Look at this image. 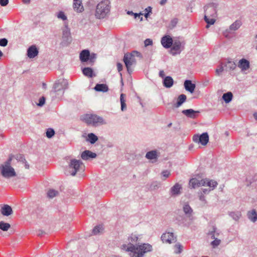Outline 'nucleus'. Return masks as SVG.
Wrapping results in <instances>:
<instances>
[{"label": "nucleus", "instance_id": "4468645a", "mask_svg": "<svg viewBox=\"0 0 257 257\" xmlns=\"http://www.w3.org/2000/svg\"><path fill=\"white\" fill-rule=\"evenodd\" d=\"M161 239L163 242L171 243L176 241V238L173 233L167 232L163 233L161 236Z\"/></svg>", "mask_w": 257, "mask_h": 257}, {"label": "nucleus", "instance_id": "f03ea898", "mask_svg": "<svg viewBox=\"0 0 257 257\" xmlns=\"http://www.w3.org/2000/svg\"><path fill=\"white\" fill-rule=\"evenodd\" d=\"M152 250V246L149 243H143L138 245H132L126 248L127 251L134 253L133 257H144V254Z\"/></svg>", "mask_w": 257, "mask_h": 257}, {"label": "nucleus", "instance_id": "603ef678", "mask_svg": "<svg viewBox=\"0 0 257 257\" xmlns=\"http://www.w3.org/2000/svg\"><path fill=\"white\" fill-rule=\"evenodd\" d=\"M8 43V40L6 38L0 39V46L2 47H6Z\"/></svg>", "mask_w": 257, "mask_h": 257}, {"label": "nucleus", "instance_id": "f8f14e48", "mask_svg": "<svg viewBox=\"0 0 257 257\" xmlns=\"http://www.w3.org/2000/svg\"><path fill=\"white\" fill-rule=\"evenodd\" d=\"M171 46L170 53L174 56L180 54L183 49V46H182L181 43L179 40L174 41Z\"/></svg>", "mask_w": 257, "mask_h": 257}, {"label": "nucleus", "instance_id": "680f3d73", "mask_svg": "<svg viewBox=\"0 0 257 257\" xmlns=\"http://www.w3.org/2000/svg\"><path fill=\"white\" fill-rule=\"evenodd\" d=\"M145 13L151 14L152 11V8L150 6L148 7L147 8L145 9Z\"/></svg>", "mask_w": 257, "mask_h": 257}, {"label": "nucleus", "instance_id": "4be33fe9", "mask_svg": "<svg viewBox=\"0 0 257 257\" xmlns=\"http://www.w3.org/2000/svg\"><path fill=\"white\" fill-rule=\"evenodd\" d=\"M237 66L241 69L242 71H244L248 69L250 67V63L249 61L242 58L239 61Z\"/></svg>", "mask_w": 257, "mask_h": 257}, {"label": "nucleus", "instance_id": "37998d69", "mask_svg": "<svg viewBox=\"0 0 257 257\" xmlns=\"http://www.w3.org/2000/svg\"><path fill=\"white\" fill-rule=\"evenodd\" d=\"M178 22V19L174 18L173 19H172L169 25L168 26V28L171 30L173 29L176 26Z\"/></svg>", "mask_w": 257, "mask_h": 257}, {"label": "nucleus", "instance_id": "c85d7f7f", "mask_svg": "<svg viewBox=\"0 0 257 257\" xmlns=\"http://www.w3.org/2000/svg\"><path fill=\"white\" fill-rule=\"evenodd\" d=\"M94 89L96 91L106 92L108 90V87L105 84H97L95 86Z\"/></svg>", "mask_w": 257, "mask_h": 257}, {"label": "nucleus", "instance_id": "58836bf2", "mask_svg": "<svg viewBox=\"0 0 257 257\" xmlns=\"http://www.w3.org/2000/svg\"><path fill=\"white\" fill-rule=\"evenodd\" d=\"M11 227V225L9 223L5 222L4 221H0V229L3 231H6L9 230Z\"/></svg>", "mask_w": 257, "mask_h": 257}, {"label": "nucleus", "instance_id": "393cba45", "mask_svg": "<svg viewBox=\"0 0 257 257\" xmlns=\"http://www.w3.org/2000/svg\"><path fill=\"white\" fill-rule=\"evenodd\" d=\"M1 213L6 216H8L13 213L12 208L9 205H4L1 209Z\"/></svg>", "mask_w": 257, "mask_h": 257}, {"label": "nucleus", "instance_id": "a19ab883", "mask_svg": "<svg viewBox=\"0 0 257 257\" xmlns=\"http://www.w3.org/2000/svg\"><path fill=\"white\" fill-rule=\"evenodd\" d=\"M58 194V192L54 189H50L47 192V196L50 198H53Z\"/></svg>", "mask_w": 257, "mask_h": 257}, {"label": "nucleus", "instance_id": "5fc2aeb1", "mask_svg": "<svg viewBox=\"0 0 257 257\" xmlns=\"http://www.w3.org/2000/svg\"><path fill=\"white\" fill-rule=\"evenodd\" d=\"M145 46L146 47L153 45V41L150 39H147L144 41Z\"/></svg>", "mask_w": 257, "mask_h": 257}, {"label": "nucleus", "instance_id": "e2e57ef3", "mask_svg": "<svg viewBox=\"0 0 257 257\" xmlns=\"http://www.w3.org/2000/svg\"><path fill=\"white\" fill-rule=\"evenodd\" d=\"M177 220L180 222V224H183L184 226L188 225L187 223H185L184 221V218H181V219H180L179 218H177Z\"/></svg>", "mask_w": 257, "mask_h": 257}, {"label": "nucleus", "instance_id": "a18cd8bd", "mask_svg": "<svg viewBox=\"0 0 257 257\" xmlns=\"http://www.w3.org/2000/svg\"><path fill=\"white\" fill-rule=\"evenodd\" d=\"M221 243V240L215 238L211 242L210 244L213 248L217 247Z\"/></svg>", "mask_w": 257, "mask_h": 257}, {"label": "nucleus", "instance_id": "473e14b6", "mask_svg": "<svg viewBox=\"0 0 257 257\" xmlns=\"http://www.w3.org/2000/svg\"><path fill=\"white\" fill-rule=\"evenodd\" d=\"M189 185L192 188H195L196 187L202 186L201 184V180H199L196 178H192L190 180Z\"/></svg>", "mask_w": 257, "mask_h": 257}, {"label": "nucleus", "instance_id": "09e8293b", "mask_svg": "<svg viewBox=\"0 0 257 257\" xmlns=\"http://www.w3.org/2000/svg\"><path fill=\"white\" fill-rule=\"evenodd\" d=\"M224 67H225L224 66V63L223 62H221L220 63V65L219 67L216 69L215 72H216V74L218 75H219L220 74L221 72H222L223 71V70H224Z\"/></svg>", "mask_w": 257, "mask_h": 257}, {"label": "nucleus", "instance_id": "f704fd0d", "mask_svg": "<svg viewBox=\"0 0 257 257\" xmlns=\"http://www.w3.org/2000/svg\"><path fill=\"white\" fill-rule=\"evenodd\" d=\"M208 234L210 236L212 239H215L219 235V232L217 230L216 227L213 226L212 230L209 231Z\"/></svg>", "mask_w": 257, "mask_h": 257}, {"label": "nucleus", "instance_id": "13d9d810", "mask_svg": "<svg viewBox=\"0 0 257 257\" xmlns=\"http://www.w3.org/2000/svg\"><path fill=\"white\" fill-rule=\"evenodd\" d=\"M159 187V186L157 184V183H153L150 186V189L151 190H155L158 189Z\"/></svg>", "mask_w": 257, "mask_h": 257}, {"label": "nucleus", "instance_id": "de8ad7c7", "mask_svg": "<svg viewBox=\"0 0 257 257\" xmlns=\"http://www.w3.org/2000/svg\"><path fill=\"white\" fill-rule=\"evenodd\" d=\"M182 245L180 243H177L175 245V248L176 250H175V252L177 254L180 253L182 251Z\"/></svg>", "mask_w": 257, "mask_h": 257}, {"label": "nucleus", "instance_id": "5701e85b", "mask_svg": "<svg viewBox=\"0 0 257 257\" xmlns=\"http://www.w3.org/2000/svg\"><path fill=\"white\" fill-rule=\"evenodd\" d=\"M184 87L186 90L189 92L191 93L194 92L196 85L192 82L190 80H186L184 83Z\"/></svg>", "mask_w": 257, "mask_h": 257}, {"label": "nucleus", "instance_id": "72a5a7b5", "mask_svg": "<svg viewBox=\"0 0 257 257\" xmlns=\"http://www.w3.org/2000/svg\"><path fill=\"white\" fill-rule=\"evenodd\" d=\"M222 97L225 102L228 103L232 100L233 95L231 92H228L224 93Z\"/></svg>", "mask_w": 257, "mask_h": 257}, {"label": "nucleus", "instance_id": "6ab92c4d", "mask_svg": "<svg viewBox=\"0 0 257 257\" xmlns=\"http://www.w3.org/2000/svg\"><path fill=\"white\" fill-rule=\"evenodd\" d=\"M138 239V237L136 235L132 234L130 237L128 238V244H124L122 245V248L126 251V248L130 247L132 245H138V244L136 243Z\"/></svg>", "mask_w": 257, "mask_h": 257}, {"label": "nucleus", "instance_id": "c756f323", "mask_svg": "<svg viewBox=\"0 0 257 257\" xmlns=\"http://www.w3.org/2000/svg\"><path fill=\"white\" fill-rule=\"evenodd\" d=\"M145 157L148 160L157 159L158 157V152L156 150L148 152Z\"/></svg>", "mask_w": 257, "mask_h": 257}, {"label": "nucleus", "instance_id": "338daca9", "mask_svg": "<svg viewBox=\"0 0 257 257\" xmlns=\"http://www.w3.org/2000/svg\"><path fill=\"white\" fill-rule=\"evenodd\" d=\"M23 163L25 164V167L26 169H28L29 168V165L28 164L26 160H25V161L23 162Z\"/></svg>", "mask_w": 257, "mask_h": 257}, {"label": "nucleus", "instance_id": "ddd939ff", "mask_svg": "<svg viewBox=\"0 0 257 257\" xmlns=\"http://www.w3.org/2000/svg\"><path fill=\"white\" fill-rule=\"evenodd\" d=\"M200 112V111L194 110L193 109H184L182 111V113L187 117L192 119H194L197 117Z\"/></svg>", "mask_w": 257, "mask_h": 257}, {"label": "nucleus", "instance_id": "c9c22d12", "mask_svg": "<svg viewBox=\"0 0 257 257\" xmlns=\"http://www.w3.org/2000/svg\"><path fill=\"white\" fill-rule=\"evenodd\" d=\"M125 94L121 93L120 96V101L121 104V110L124 111L126 109V105L125 104V100L124 99Z\"/></svg>", "mask_w": 257, "mask_h": 257}, {"label": "nucleus", "instance_id": "20e7f679", "mask_svg": "<svg viewBox=\"0 0 257 257\" xmlns=\"http://www.w3.org/2000/svg\"><path fill=\"white\" fill-rule=\"evenodd\" d=\"M82 119L88 125L94 127L107 123L102 117L94 114H85L83 115Z\"/></svg>", "mask_w": 257, "mask_h": 257}, {"label": "nucleus", "instance_id": "bb28decb", "mask_svg": "<svg viewBox=\"0 0 257 257\" xmlns=\"http://www.w3.org/2000/svg\"><path fill=\"white\" fill-rule=\"evenodd\" d=\"M173 84L174 80L171 76H166L163 80V84L166 88H171L173 85Z\"/></svg>", "mask_w": 257, "mask_h": 257}, {"label": "nucleus", "instance_id": "0e129e2a", "mask_svg": "<svg viewBox=\"0 0 257 257\" xmlns=\"http://www.w3.org/2000/svg\"><path fill=\"white\" fill-rule=\"evenodd\" d=\"M159 76L162 77V78H164V77H165V73L164 72L163 70H161L160 72H159Z\"/></svg>", "mask_w": 257, "mask_h": 257}, {"label": "nucleus", "instance_id": "4c0bfd02", "mask_svg": "<svg viewBox=\"0 0 257 257\" xmlns=\"http://www.w3.org/2000/svg\"><path fill=\"white\" fill-rule=\"evenodd\" d=\"M241 22L239 21H236L232 24L229 27V30L231 31L237 30L241 26Z\"/></svg>", "mask_w": 257, "mask_h": 257}, {"label": "nucleus", "instance_id": "79ce46f5", "mask_svg": "<svg viewBox=\"0 0 257 257\" xmlns=\"http://www.w3.org/2000/svg\"><path fill=\"white\" fill-rule=\"evenodd\" d=\"M103 230V227L101 225L96 226L92 230V233L94 235H97L99 233L101 232Z\"/></svg>", "mask_w": 257, "mask_h": 257}, {"label": "nucleus", "instance_id": "b1692460", "mask_svg": "<svg viewBox=\"0 0 257 257\" xmlns=\"http://www.w3.org/2000/svg\"><path fill=\"white\" fill-rule=\"evenodd\" d=\"M85 140L91 145H94L98 140V137L95 134L90 133L86 136Z\"/></svg>", "mask_w": 257, "mask_h": 257}, {"label": "nucleus", "instance_id": "423d86ee", "mask_svg": "<svg viewBox=\"0 0 257 257\" xmlns=\"http://www.w3.org/2000/svg\"><path fill=\"white\" fill-rule=\"evenodd\" d=\"M68 85V82L66 79H59L56 81L53 86V92L55 93L56 97L61 98Z\"/></svg>", "mask_w": 257, "mask_h": 257}, {"label": "nucleus", "instance_id": "ea45409f", "mask_svg": "<svg viewBox=\"0 0 257 257\" xmlns=\"http://www.w3.org/2000/svg\"><path fill=\"white\" fill-rule=\"evenodd\" d=\"M229 216L235 221L238 220L241 217V214L240 212H231L229 213Z\"/></svg>", "mask_w": 257, "mask_h": 257}, {"label": "nucleus", "instance_id": "774afa93", "mask_svg": "<svg viewBox=\"0 0 257 257\" xmlns=\"http://www.w3.org/2000/svg\"><path fill=\"white\" fill-rule=\"evenodd\" d=\"M167 0H161L160 2V4L162 6L165 5L166 2H167Z\"/></svg>", "mask_w": 257, "mask_h": 257}, {"label": "nucleus", "instance_id": "f3484780", "mask_svg": "<svg viewBox=\"0 0 257 257\" xmlns=\"http://www.w3.org/2000/svg\"><path fill=\"white\" fill-rule=\"evenodd\" d=\"M97 155L89 150H85L81 153V159L83 160H90L95 158Z\"/></svg>", "mask_w": 257, "mask_h": 257}, {"label": "nucleus", "instance_id": "8fccbe9b", "mask_svg": "<svg viewBox=\"0 0 257 257\" xmlns=\"http://www.w3.org/2000/svg\"><path fill=\"white\" fill-rule=\"evenodd\" d=\"M15 159L17 161H18L19 162H22L23 163L26 160L24 156L23 155H21V154L16 155L15 156Z\"/></svg>", "mask_w": 257, "mask_h": 257}, {"label": "nucleus", "instance_id": "bf43d9fd", "mask_svg": "<svg viewBox=\"0 0 257 257\" xmlns=\"http://www.w3.org/2000/svg\"><path fill=\"white\" fill-rule=\"evenodd\" d=\"M9 4V0H0V5L2 7H5Z\"/></svg>", "mask_w": 257, "mask_h": 257}, {"label": "nucleus", "instance_id": "a878e982", "mask_svg": "<svg viewBox=\"0 0 257 257\" xmlns=\"http://www.w3.org/2000/svg\"><path fill=\"white\" fill-rule=\"evenodd\" d=\"M82 73L88 78H92L96 76L93 69L90 67H85L81 70Z\"/></svg>", "mask_w": 257, "mask_h": 257}, {"label": "nucleus", "instance_id": "412c9836", "mask_svg": "<svg viewBox=\"0 0 257 257\" xmlns=\"http://www.w3.org/2000/svg\"><path fill=\"white\" fill-rule=\"evenodd\" d=\"M181 185L179 183H176L172 187L170 190V194L171 196H176L181 194Z\"/></svg>", "mask_w": 257, "mask_h": 257}, {"label": "nucleus", "instance_id": "052dcab7", "mask_svg": "<svg viewBox=\"0 0 257 257\" xmlns=\"http://www.w3.org/2000/svg\"><path fill=\"white\" fill-rule=\"evenodd\" d=\"M117 68L118 72H120L122 70V65L120 63H117Z\"/></svg>", "mask_w": 257, "mask_h": 257}, {"label": "nucleus", "instance_id": "7c9ffc66", "mask_svg": "<svg viewBox=\"0 0 257 257\" xmlns=\"http://www.w3.org/2000/svg\"><path fill=\"white\" fill-rule=\"evenodd\" d=\"M186 96L182 94L178 97L177 101L176 103L175 104V107H180L185 101L186 100Z\"/></svg>", "mask_w": 257, "mask_h": 257}, {"label": "nucleus", "instance_id": "7ed1b4c3", "mask_svg": "<svg viewBox=\"0 0 257 257\" xmlns=\"http://www.w3.org/2000/svg\"><path fill=\"white\" fill-rule=\"evenodd\" d=\"M110 9V3L108 0H102L96 6L95 16L97 19L105 18L109 14Z\"/></svg>", "mask_w": 257, "mask_h": 257}, {"label": "nucleus", "instance_id": "39448f33", "mask_svg": "<svg viewBox=\"0 0 257 257\" xmlns=\"http://www.w3.org/2000/svg\"><path fill=\"white\" fill-rule=\"evenodd\" d=\"M136 56L141 57L142 55L137 51H134L131 53H125L124 55L123 61L129 74L133 72V70L131 68V66L136 64V59L135 58Z\"/></svg>", "mask_w": 257, "mask_h": 257}, {"label": "nucleus", "instance_id": "f257e3e1", "mask_svg": "<svg viewBox=\"0 0 257 257\" xmlns=\"http://www.w3.org/2000/svg\"><path fill=\"white\" fill-rule=\"evenodd\" d=\"M218 4L211 3L204 7V20L207 24L206 27L208 28L209 25H213L215 22V18L217 16V10Z\"/></svg>", "mask_w": 257, "mask_h": 257}, {"label": "nucleus", "instance_id": "a211bd4d", "mask_svg": "<svg viewBox=\"0 0 257 257\" xmlns=\"http://www.w3.org/2000/svg\"><path fill=\"white\" fill-rule=\"evenodd\" d=\"M173 40L171 36L166 35L161 39V44L165 48H169L173 44Z\"/></svg>", "mask_w": 257, "mask_h": 257}, {"label": "nucleus", "instance_id": "69168bd1", "mask_svg": "<svg viewBox=\"0 0 257 257\" xmlns=\"http://www.w3.org/2000/svg\"><path fill=\"white\" fill-rule=\"evenodd\" d=\"M199 199L200 200H201V201H203V202H205V196L203 195V194H201L200 196H199Z\"/></svg>", "mask_w": 257, "mask_h": 257}, {"label": "nucleus", "instance_id": "2f4dec72", "mask_svg": "<svg viewBox=\"0 0 257 257\" xmlns=\"http://www.w3.org/2000/svg\"><path fill=\"white\" fill-rule=\"evenodd\" d=\"M247 217L250 221L254 222L257 220V213L254 209L249 211L247 212Z\"/></svg>", "mask_w": 257, "mask_h": 257}, {"label": "nucleus", "instance_id": "dca6fc26", "mask_svg": "<svg viewBox=\"0 0 257 257\" xmlns=\"http://www.w3.org/2000/svg\"><path fill=\"white\" fill-rule=\"evenodd\" d=\"M201 184L202 186H207L209 187L211 190H213L217 185L218 183L216 181L209 180L205 178L201 180Z\"/></svg>", "mask_w": 257, "mask_h": 257}, {"label": "nucleus", "instance_id": "6e6552de", "mask_svg": "<svg viewBox=\"0 0 257 257\" xmlns=\"http://www.w3.org/2000/svg\"><path fill=\"white\" fill-rule=\"evenodd\" d=\"M70 30L68 25L65 23L64 28L62 29V41L61 45L63 46H68L71 42Z\"/></svg>", "mask_w": 257, "mask_h": 257}, {"label": "nucleus", "instance_id": "4d7b16f0", "mask_svg": "<svg viewBox=\"0 0 257 257\" xmlns=\"http://www.w3.org/2000/svg\"><path fill=\"white\" fill-rule=\"evenodd\" d=\"M162 174L163 175V176L164 177H165V178H168L170 176V171H169L168 170H165L162 172Z\"/></svg>", "mask_w": 257, "mask_h": 257}, {"label": "nucleus", "instance_id": "1a4fd4ad", "mask_svg": "<svg viewBox=\"0 0 257 257\" xmlns=\"http://www.w3.org/2000/svg\"><path fill=\"white\" fill-rule=\"evenodd\" d=\"M96 58L95 53H90L88 49L81 50V63L89 62L90 63H93Z\"/></svg>", "mask_w": 257, "mask_h": 257}, {"label": "nucleus", "instance_id": "49530a36", "mask_svg": "<svg viewBox=\"0 0 257 257\" xmlns=\"http://www.w3.org/2000/svg\"><path fill=\"white\" fill-rule=\"evenodd\" d=\"M57 17L58 19H61L63 21H66L67 20V17L63 11H59L57 14Z\"/></svg>", "mask_w": 257, "mask_h": 257}, {"label": "nucleus", "instance_id": "c03bdc74", "mask_svg": "<svg viewBox=\"0 0 257 257\" xmlns=\"http://www.w3.org/2000/svg\"><path fill=\"white\" fill-rule=\"evenodd\" d=\"M46 134V137L50 139V138H52L54 136V135H55V131L52 128H48L47 130Z\"/></svg>", "mask_w": 257, "mask_h": 257}, {"label": "nucleus", "instance_id": "aec40b11", "mask_svg": "<svg viewBox=\"0 0 257 257\" xmlns=\"http://www.w3.org/2000/svg\"><path fill=\"white\" fill-rule=\"evenodd\" d=\"M223 63L226 71L233 70L236 67V63L231 59L228 58Z\"/></svg>", "mask_w": 257, "mask_h": 257}, {"label": "nucleus", "instance_id": "e433bc0d", "mask_svg": "<svg viewBox=\"0 0 257 257\" xmlns=\"http://www.w3.org/2000/svg\"><path fill=\"white\" fill-rule=\"evenodd\" d=\"M80 0H73V9L75 12L80 13Z\"/></svg>", "mask_w": 257, "mask_h": 257}, {"label": "nucleus", "instance_id": "9b49d317", "mask_svg": "<svg viewBox=\"0 0 257 257\" xmlns=\"http://www.w3.org/2000/svg\"><path fill=\"white\" fill-rule=\"evenodd\" d=\"M0 169L2 175L5 178L12 177L16 175L15 170L11 166H1Z\"/></svg>", "mask_w": 257, "mask_h": 257}, {"label": "nucleus", "instance_id": "cd10ccee", "mask_svg": "<svg viewBox=\"0 0 257 257\" xmlns=\"http://www.w3.org/2000/svg\"><path fill=\"white\" fill-rule=\"evenodd\" d=\"M183 210L187 217L189 218L192 217L193 211L188 203H185L183 205Z\"/></svg>", "mask_w": 257, "mask_h": 257}, {"label": "nucleus", "instance_id": "0eeeda50", "mask_svg": "<svg viewBox=\"0 0 257 257\" xmlns=\"http://www.w3.org/2000/svg\"><path fill=\"white\" fill-rule=\"evenodd\" d=\"M80 166V160L73 159L71 160L69 165L67 166L64 170V173L66 176H75L77 170Z\"/></svg>", "mask_w": 257, "mask_h": 257}, {"label": "nucleus", "instance_id": "9d476101", "mask_svg": "<svg viewBox=\"0 0 257 257\" xmlns=\"http://www.w3.org/2000/svg\"><path fill=\"white\" fill-rule=\"evenodd\" d=\"M193 141L203 146L207 145L209 141V136L207 133H203L201 135H195L193 137Z\"/></svg>", "mask_w": 257, "mask_h": 257}, {"label": "nucleus", "instance_id": "2eb2a0df", "mask_svg": "<svg viewBox=\"0 0 257 257\" xmlns=\"http://www.w3.org/2000/svg\"><path fill=\"white\" fill-rule=\"evenodd\" d=\"M39 54V50L36 46L33 45L30 46L27 51V55L29 58H34L36 57Z\"/></svg>", "mask_w": 257, "mask_h": 257}, {"label": "nucleus", "instance_id": "6e6d98bb", "mask_svg": "<svg viewBox=\"0 0 257 257\" xmlns=\"http://www.w3.org/2000/svg\"><path fill=\"white\" fill-rule=\"evenodd\" d=\"M143 14L141 13H134V18L135 19H137V18H139L140 19V21H142L143 19V17H142V16L143 15Z\"/></svg>", "mask_w": 257, "mask_h": 257}, {"label": "nucleus", "instance_id": "3c124183", "mask_svg": "<svg viewBox=\"0 0 257 257\" xmlns=\"http://www.w3.org/2000/svg\"><path fill=\"white\" fill-rule=\"evenodd\" d=\"M46 101V98L44 96L41 97L39 99V102L37 103V105L39 106H42L44 105Z\"/></svg>", "mask_w": 257, "mask_h": 257}, {"label": "nucleus", "instance_id": "864d4df0", "mask_svg": "<svg viewBox=\"0 0 257 257\" xmlns=\"http://www.w3.org/2000/svg\"><path fill=\"white\" fill-rule=\"evenodd\" d=\"M13 159V156H9V159L5 163V165H2L1 166H11V162Z\"/></svg>", "mask_w": 257, "mask_h": 257}]
</instances>
